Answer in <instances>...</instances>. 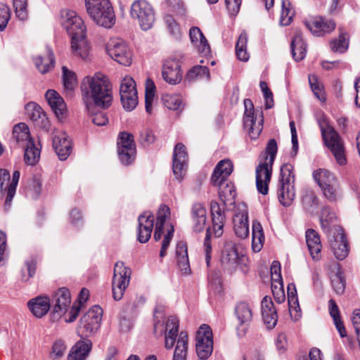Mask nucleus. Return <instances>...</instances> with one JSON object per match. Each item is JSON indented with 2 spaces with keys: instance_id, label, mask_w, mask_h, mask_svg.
<instances>
[{
  "instance_id": "f257e3e1",
  "label": "nucleus",
  "mask_w": 360,
  "mask_h": 360,
  "mask_svg": "<svg viewBox=\"0 0 360 360\" xmlns=\"http://www.w3.org/2000/svg\"><path fill=\"white\" fill-rule=\"evenodd\" d=\"M80 89L82 99L92 122L97 126L107 124L108 118L106 113L103 111H94L95 106L105 109L111 105L112 89L107 77L100 72L84 77Z\"/></svg>"
},
{
  "instance_id": "f03ea898",
  "label": "nucleus",
  "mask_w": 360,
  "mask_h": 360,
  "mask_svg": "<svg viewBox=\"0 0 360 360\" xmlns=\"http://www.w3.org/2000/svg\"><path fill=\"white\" fill-rule=\"evenodd\" d=\"M278 150L275 139H270L266 148V156L264 162H260L256 167V186L257 191L266 195L269 191V184L271 181L272 165Z\"/></svg>"
},
{
  "instance_id": "7ed1b4c3",
  "label": "nucleus",
  "mask_w": 360,
  "mask_h": 360,
  "mask_svg": "<svg viewBox=\"0 0 360 360\" xmlns=\"http://www.w3.org/2000/svg\"><path fill=\"white\" fill-rule=\"evenodd\" d=\"M86 12L98 25L110 28L115 23V15L109 0H85Z\"/></svg>"
},
{
  "instance_id": "20e7f679",
  "label": "nucleus",
  "mask_w": 360,
  "mask_h": 360,
  "mask_svg": "<svg viewBox=\"0 0 360 360\" xmlns=\"http://www.w3.org/2000/svg\"><path fill=\"white\" fill-rule=\"evenodd\" d=\"M319 124L325 145L334 155L337 163L341 166L345 165L347 158L342 138L325 119L319 120Z\"/></svg>"
},
{
  "instance_id": "39448f33",
  "label": "nucleus",
  "mask_w": 360,
  "mask_h": 360,
  "mask_svg": "<svg viewBox=\"0 0 360 360\" xmlns=\"http://www.w3.org/2000/svg\"><path fill=\"white\" fill-rule=\"evenodd\" d=\"M55 304L53 305L51 316L53 320H57L64 316L66 323L73 322L77 317L80 307L75 303L70 309L71 295L66 288H60L54 295Z\"/></svg>"
},
{
  "instance_id": "423d86ee",
  "label": "nucleus",
  "mask_w": 360,
  "mask_h": 360,
  "mask_svg": "<svg viewBox=\"0 0 360 360\" xmlns=\"http://www.w3.org/2000/svg\"><path fill=\"white\" fill-rule=\"evenodd\" d=\"M293 169V166L288 163L281 167L277 195L279 202L285 207L290 206L295 198Z\"/></svg>"
},
{
  "instance_id": "0eeeda50",
  "label": "nucleus",
  "mask_w": 360,
  "mask_h": 360,
  "mask_svg": "<svg viewBox=\"0 0 360 360\" xmlns=\"http://www.w3.org/2000/svg\"><path fill=\"white\" fill-rule=\"evenodd\" d=\"M103 309L98 306H94L79 319L77 334L83 338L95 335L101 327Z\"/></svg>"
},
{
  "instance_id": "6e6552de",
  "label": "nucleus",
  "mask_w": 360,
  "mask_h": 360,
  "mask_svg": "<svg viewBox=\"0 0 360 360\" xmlns=\"http://www.w3.org/2000/svg\"><path fill=\"white\" fill-rule=\"evenodd\" d=\"M60 22L71 37V40L86 37V28L82 18L70 9H63L60 12Z\"/></svg>"
},
{
  "instance_id": "1a4fd4ad",
  "label": "nucleus",
  "mask_w": 360,
  "mask_h": 360,
  "mask_svg": "<svg viewBox=\"0 0 360 360\" xmlns=\"http://www.w3.org/2000/svg\"><path fill=\"white\" fill-rule=\"evenodd\" d=\"M131 16L136 20L143 31L152 28L155 21V14L152 6L144 0L134 1L131 6Z\"/></svg>"
},
{
  "instance_id": "9d476101",
  "label": "nucleus",
  "mask_w": 360,
  "mask_h": 360,
  "mask_svg": "<svg viewBox=\"0 0 360 360\" xmlns=\"http://www.w3.org/2000/svg\"><path fill=\"white\" fill-rule=\"evenodd\" d=\"M179 320L174 316H169L162 322H155L154 331L157 335H164L165 349L173 348L177 337L179 338Z\"/></svg>"
},
{
  "instance_id": "9b49d317",
  "label": "nucleus",
  "mask_w": 360,
  "mask_h": 360,
  "mask_svg": "<svg viewBox=\"0 0 360 360\" xmlns=\"http://www.w3.org/2000/svg\"><path fill=\"white\" fill-rule=\"evenodd\" d=\"M131 271L122 262L115 264L112 278V295L115 300H120L128 287L131 279Z\"/></svg>"
},
{
  "instance_id": "f8f14e48",
  "label": "nucleus",
  "mask_w": 360,
  "mask_h": 360,
  "mask_svg": "<svg viewBox=\"0 0 360 360\" xmlns=\"http://www.w3.org/2000/svg\"><path fill=\"white\" fill-rule=\"evenodd\" d=\"M245 112L243 116L244 127L248 131L252 139H257L263 129V115L261 112L257 117L255 116L254 105L250 99L244 100Z\"/></svg>"
},
{
  "instance_id": "ddd939ff",
  "label": "nucleus",
  "mask_w": 360,
  "mask_h": 360,
  "mask_svg": "<svg viewBox=\"0 0 360 360\" xmlns=\"http://www.w3.org/2000/svg\"><path fill=\"white\" fill-rule=\"evenodd\" d=\"M119 159L123 165H130L134 160L136 146L134 136L126 131L120 132L117 139Z\"/></svg>"
},
{
  "instance_id": "4468645a",
  "label": "nucleus",
  "mask_w": 360,
  "mask_h": 360,
  "mask_svg": "<svg viewBox=\"0 0 360 360\" xmlns=\"http://www.w3.org/2000/svg\"><path fill=\"white\" fill-rule=\"evenodd\" d=\"M108 54L115 61L124 66L131 63L132 53L127 44L122 39H112L106 46Z\"/></svg>"
},
{
  "instance_id": "2eb2a0df",
  "label": "nucleus",
  "mask_w": 360,
  "mask_h": 360,
  "mask_svg": "<svg viewBox=\"0 0 360 360\" xmlns=\"http://www.w3.org/2000/svg\"><path fill=\"white\" fill-rule=\"evenodd\" d=\"M196 353L200 359H207L213 351L212 332L207 325L200 327L196 335Z\"/></svg>"
},
{
  "instance_id": "dca6fc26",
  "label": "nucleus",
  "mask_w": 360,
  "mask_h": 360,
  "mask_svg": "<svg viewBox=\"0 0 360 360\" xmlns=\"http://www.w3.org/2000/svg\"><path fill=\"white\" fill-rule=\"evenodd\" d=\"M182 56L176 54L165 60L162 68L163 79L170 84L179 83L182 79V71L181 70V60Z\"/></svg>"
},
{
  "instance_id": "f3484780",
  "label": "nucleus",
  "mask_w": 360,
  "mask_h": 360,
  "mask_svg": "<svg viewBox=\"0 0 360 360\" xmlns=\"http://www.w3.org/2000/svg\"><path fill=\"white\" fill-rule=\"evenodd\" d=\"M187 152L186 147L181 143H177L173 152L172 170L175 178L181 181L186 173L187 169Z\"/></svg>"
},
{
  "instance_id": "a211bd4d",
  "label": "nucleus",
  "mask_w": 360,
  "mask_h": 360,
  "mask_svg": "<svg viewBox=\"0 0 360 360\" xmlns=\"http://www.w3.org/2000/svg\"><path fill=\"white\" fill-rule=\"evenodd\" d=\"M233 223L235 233L238 238L248 237L249 235L248 210L245 203H240L237 206Z\"/></svg>"
},
{
  "instance_id": "6ab92c4d",
  "label": "nucleus",
  "mask_w": 360,
  "mask_h": 360,
  "mask_svg": "<svg viewBox=\"0 0 360 360\" xmlns=\"http://www.w3.org/2000/svg\"><path fill=\"white\" fill-rule=\"evenodd\" d=\"M328 238L335 257L339 260L344 259L348 255L349 248L343 229L337 228Z\"/></svg>"
},
{
  "instance_id": "aec40b11",
  "label": "nucleus",
  "mask_w": 360,
  "mask_h": 360,
  "mask_svg": "<svg viewBox=\"0 0 360 360\" xmlns=\"http://www.w3.org/2000/svg\"><path fill=\"white\" fill-rule=\"evenodd\" d=\"M304 25L316 36H321L325 33H330L335 27V24L333 20H325L320 16L313 17L305 20Z\"/></svg>"
},
{
  "instance_id": "412c9836",
  "label": "nucleus",
  "mask_w": 360,
  "mask_h": 360,
  "mask_svg": "<svg viewBox=\"0 0 360 360\" xmlns=\"http://www.w3.org/2000/svg\"><path fill=\"white\" fill-rule=\"evenodd\" d=\"M53 146L60 160H65L72 152L71 140L63 131H58L53 135Z\"/></svg>"
},
{
  "instance_id": "4be33fe9",
  "label": "nucleus",
  "mask_w": 360,
  "mask_h": 360,
  "mask_svg": "<svg viewBox=\"0 0 360 360\" xmlns=\"http://www.w3.org/2000/svg\"><path fill=\"white\" fill-rule=\"evenodd\" d=\"M154 216L150 212H145L138 219V240L141 243L148 241L154 227Z\"/></svg>"
},
{
  "instance_id": "5701e85b",
  "label": "nucleus",
  "mask_w": 360,
  "mask_h": 360,
  "mask_svg": "<svg viewBox=\"0 0 360 360\" xmlns=\"http://www.w3.org/2000/svg\"><path fill=\"white\" fill-rule=\"evenodd\" d=\"M262 316L266 327L271 329L275 327L278 321L277 311L270 297H264L261 303Z\"/></svg>"
},
{
  "instance_id": "b1692460",
  "label": "nucleus",
  "mask_w": 360,
  "mask_h": 360,
  "mask_svg": "<svg viewBox=\"0 0 360 360\" xmlns=\"http://www.w3.org/2000/svg\"><path fill=\"white\" fill-rule=\"evenodd\" d=\"M233 164L229 159L219 161L216 165L211 176L212 185H219L226 181V178L233 172Z\"/></svg>"
},
{
  "instance_id": "393cba45",
  "label": "nucleus",
  "mask_w": 360,
  "mask_h": 360,
  "mask_svg": "<svg viewBox=\"0 0 360 360\" xmlns=\"http://www.w3.org/2000/svg\"><path fill=\"white\" fill-rule=\"evenodd\" d=\"M92 349V342L84 338L76 342L68 354V360H86Z\"/></svg>"
},
{
  "instance_id": "a878e982",
  "label": "nucleus",
  "mask_w": 360,
  "mask_h": 360,
  "mask_svg": "<svg viewBox=\"0 0 360 360\" xmlns=\"http://www.w3.org/2000/svg\"><path fill=\"white\" fill-rule=\"evenodd\" d=\"M46 99L56 115L63 117L67 112L66 104L63 98L55 90L49 89L45 94Z\"/></svg>"
},
{
  "instance_id": "bb28decb",
  "label": "nucleus",
  "mask_w": 360,
  "mask_h": 360,
  "mask_svg": "<svg viewBox=\"0 0 360 360\" xmlns=\"http://www.w3.org/2000/svg\"><path fill=\"white\" fill-rule=\"evenodd\" d=\"M28 307L32 314L37 318H41L50 309V300L48 297L38 296L28 302Z\"/></svg>"
},
{
  "instance_id": "cd10ccee",
  "label": "nucleus",
  "mask_w": 360,
  "mask_h": 360,
  "mask_svg": "<svg viewBox=\"0 0 360 360\" xmlns=\"http://www.w3.org/2000/svg\"><path fill=\"white\" fill-rule=\"evenodd\" d=\"M189 37L191 43L195 46L199 53L205 56L210 53L208 41L198 27H192L189 31Z\"/></svg>"
},
{
  "instance_id": "c85d7f7f",
  "label": "nucleus",
  "mask_w": 360,
  "mask_h": 360,
  "mask_svg": "<svg viewBox=\"0 0 360 360\" xmlns=\"http://www.w3.org/2000/svg\"><path fill=\"white\" fill-rule=\"evenodd\" d=\"M305 237L311 257L314 260L319 259L320 252L322 248L319 235L314 229H308L306 231Z\"/></svg>"
},
{
  "instance_id": "c756f323",
  "label": "nucleus",
  "mask_w": 360,
  "mask_h": 360,
  "mask_svg": "<svg viewBox=\"0 0 360 360\" xmlns=\"http://www.w3.org/2000/svg\"><path fill=\"white\" fill-rule=\"evenodd\" d=\"M72 53L75 57L87 60L90 56L89 45L86 37H79L71 40Z\"/></svg>"
},
{
  "instance_id": "7c9ffc66",
  "label": "nucleus",
  "mask_w": 360,
  "mask_h": 360,
  "mask_svg": "<svg viewBox=\"0 0 360 360\" xmlns=\"http://www.w3.org/2000/svg\"><path fill=\"white\" fill-rule=\"evenodd\" d=\"M335 219V213L329 207L323 208L320 217V222L322 229L326 233L328 237H330L331 234L334 233L335 229L340 228L333 224Z\"/></svg>"
},
{
  "instance_id": "2f4dec72",
  "label": "nucleus",
  "mask_w": 360,
  "mask_h": 360,
  "mask_svg": "<svg viewBox=\"0 0 360 360\" xmlns=\"http://www.w3.org/2000/svg\"><path fill=\"white\" fill-rule=\"evenodd\" d=\"M291 52L293 58L296 61L302 60L307 53V45L303 40L302 34L300 31L295 33V37L291 41Z\"/></svg>"
},
{
  "instance_id": "473e14b6",
  "label": "nucleus",
  "mask_w": 360,
  "mask_h": 360,
  "mask_svg": "<svg viewBox=\"0 0 360 360\" xmlns=\"http://www.w3.org/2000/svg\"><path fill=\"white\" fill-rule=\"evenodd\" d=\"M37 70L42 74H45L54 67L55 60L52 50L47 48L46 55L38 56L34 59Z\"/></svg>"
},
{
  "instance_id": "72a5a7b5",
  "label": "nucleus",
  "mask_w": 360,
  "mask_h": 360,
  "mask_svg": "<svg viewBox=\"0 0 360 360\" xmlns=\"http://www.w3.org/2000/svg\"><path fill=\"white\" fill-rule=\"evenodd\" d=\"M176 257L179 268L184 274L190 271V265L187 252L186 244L183 241H179L176 247Z\"/></svg>"
},
{
  "instance_id": "f704fd0d",
  "label": "nucleus",
  "mask_w": 360,
  "mask_h": 360,
  "mask_svg": "<svg viewBox=\"0 0 360 360\" xmlns=\"http://www.w3.org/2000/svg\"><path fill=\"white\" fill-rule=\"evenodd\" d=\"M170 215V209L167 205H162L157 214V221L154 232V239L158 241L161 239L163 233L164 225Z\"/></svg>"
},
{
  "instance_id": "c9c22d12",
  "label": "nucleus",
  "mask_w": 360,
  "mask_h": 360,
  "mask_svg": "<svg viewBox=\"0 0 360 360\" xmlns=\"http://www.w3.org/2000/svg\"><path fill=\"white\" fill-rule=\"evenodd\" d=\"M174 351L172 360H186L188 354V335L186 332L181 331Z\"/></svg>"
},
{
  "instance_id": "e433bc0d",
  "label": "nucleus",
  "mask_w": 360,
  "mask_h": 360,
  "mask_svg": "<svg viewBox=\"0 0 360 360\" xmlns=\"http://www.w3.org/2000/svg\"><path fill=\"white\" fill-rule=\"evenodd\" d=\"M264 242V236L261 224L255 220L252 225V248L255 252L261 250Z\"/></svg>"
},
{
  "instance_id": "4c0bfd02",
  "label": "nucleus",
  "mask_w": 360,
  "mask_h": 360,
  "mask_svg": "<svg viewBox=\"0 0 360 360\" xmlns=\"http://www.w3.org/2000/svg\"><path fill=\"white\" fill-rule=\"evenodd\" d=\"M13 138L22 147L26 146L30 141H34L30 137L28 127L25 123H20L13 127Z\"/></svg>"
},
{
  "instance_id": "58836bf2",
  "label": "nucleus",
  "mask_w": 360,
  "mask_h": 360,
  "mask_svg": "<svg viewBox=\"0 0 360 360\" xmlns=\"http://www.w3.org/2000/svg\"><path fill=\"white\" fill-rule=\"evenodd\" d=\"M25 148L24 160L28 165H35L39 160L41 148L36 146L34 141H30Z\"/></svg>"
},
{
  "instance_id": "ea45409f",
  "label": "nucleus",
  "mask_w": 360,
  "mask_h": 360,
  "mask_svg": "<svg viewBox=\"0 0 360 360\" xmlns=\"http://www.w3.org/2000/svg\"><path fill=\"white\" fill-rule=\"evenodd\" d=\"M313 177L321 189L338 181L333 173L325 169L314 171Z\"/></svg>"
},
{
  "instance_id": "a19ab883",
  "label": "nucleus",
  "mask_w": 360,
  "mask_h": 360,
  "mask_svg": "<svg viewBox=\"0 0 360 360\" xmlns=\"http://www.w3.org/2000/svg\"><path fill=\"white\" fill-rule=\"evenodd\" d=\"M333 266L334 270H335V273L331 276V284L336 294L341 295L344 292L345 289V280L340 264L335 262Z\"/></svg>"
},
{
  "instance_id": "79ce46f5",
  "label": "nucleus",
  "mask_w": 360,
  "mask_h": 360,
  "mask_svg": "<svg viewBox=\"0 0 360 360\" xmlns=\"http://www.w3.org/2000/svg\"><path fill=\"white\" fill-rule=\"evenodd\" d=\"M221 259L223 263L230 266L238 264L240 257L234 244L231 243L226 244L222 252Z\"/></svg>"
},
{
  "instance_id": "37998d69",
  "label": "nucleus",
  "mask_w": 360,
  "mask_h": 360,
  "mask_svg": "<svg viewBox=\"0 0 360 360\" xmlns=\"http://www.w3.org/2000/svg\"><path fill=\"white\" fill-rule=\"evenodd\" d=\"M235 313L240 325H248L252 317V310L245 302H240L236 307Z\"/></svg>"
},
{
  "instance_id": "c03bdc74",
  "label": "nucleus",
  "mask_w": 360,
  "mask_h": 360,
  "mask_svg": "<svg viewBox=\"0 0 360 360\" xmlns=\"http://www.w3.org/2000/svg\"><path fill=\"white\" fill-rule=\"evenodd\" d=\"M219 195L221 200L226 203V202H231L234 200L236 196V191L234 185L232 183H226L225 181L219 185Z\"/></svg>"
},
{
  "instance_id": "a18cd8bd",
  "label": "nucleus",
  "mask_w": 360,
  "mask_h": 360,
  "mask_svg": "<svg viewBox=\"0 0 360 360\" xmlns=\"http://www.w3.org/2000/svg\"><path fill=\"white\" fill-rule=\"evenodd\" d=\"M248 35L242 32L236 44V54L238 60L246 62L249 60L250 55L247 51Z\"/></svg>"
},
{
  "instance_id": "49530a36",
  "label": "nucleus",
  "mask_w": 360,
  "mask_h": 360,
  "mask_svg": "<svg viewBox=\"0 0 360 360\" xmlns=\"http://www.w3.org/2000/svg\"><path fill=\"white\" fill-rule=\"evenodd\" d=\"M302 202L304 208L310 213L314 212L318 207V199L315 193L311 189L304 190Z\"/></svg>"
},
{
  "instance_id": "de8ad7c7",
  "label": "nucleus",
  "mask_w": 360,
  "mask_h": 360,
  "mask_svg": "<svg viewBox=\"0 0 360 360\" xmlns=\"http://www.w3.org/2000/svg\"><path fill=\"white\" fill-rule=\"evenodd\" d=\"M25 111L29 117L33 121L41 120L47 122V118L42 108L34 102H30L25 105Z\"/></svg>"
},
{
  "instance_id": "09e8293b",
  "label": "nucleus",
  "mask_w": 360,
  "mask_h": 360,
  "mask_svg": "<svg viewBox=\"0 0 360 360\" xmlns=\"http://www.w3.org/2000/svg\"><path fill=\"white\" fill-rule=\"evenodd\" d=\"M210 78L209 69L206 66L196 65L191 68L186 75L189 82H194L197 79L209 80Z\"/></svg>"
},
{
  "instance_id": "8fccbe9b",
  "label": "nucleus",
  "mask_w": 360,
  "mask_h": 360,
  "mask_svg": "<svg viewBox=\"0 0 360 360\" xmlns=\"http://www.w3.org/2000/svg\"><path fill=\"white\" fill-rule=\"evenodd\" d=\"M62 72L64 90L67 93H70L75 89L77 84L76 75L65 66L62 68Z\"/></svg>"
},
{
  "instance_id": "3c124183",
  "label": "nucleus",
  "mask_w": 360,
  "mask_h": 360,
  "mask_svg": "<svg viewBox=\"0 0 360 360\" xmlns=\"http://www.w3.org/2000/svg\"><path fill=\"white\" fill-rule=\"evenodd\" d=\"M162 101L164 105L172 110H181L184 108L182 98L177 94H165Z\"/></svg>"
},
{
  "instance_id": "603ef678",
  "label": "nucleus",
  "mask_w": 360,
  "mask_h": 360,
  "mask_svg": "<svg viewBox=\"0 0 360 360\" xmlns=\"http://www.w3.org/2000/svg\"><path fill=\"white\" fill-rule=\"evenodd\" d=\"M20 172L19 171H15L13 173L12 176V180L11 181H8V183L6 184L8 185L7 188V196L6 197L5 200V206L6 207H10L11 203L13 200V198L15 195L16 187L20 179Z\"/></svg>"
},
{
  "instance_id": "864d4df0",
  "label": "nucleus",
  "mask_w": 360,
  "mask_h": 360,
  "mask_svg": "<svg viewBox=\"0 0 360 360\" xmlns=\"http://www.w3.org/2000/svg\"><path fill=\"white\" fill-rule=\"evenodd\" d=\"M321 190L324 196L330 202H335L341 197V189L338 181L328 184Z\"/></svg>"
},
{
  "instance_id": "5fc2aeb1",
  "label": "nucleus",
  "mask_w": 360,
  "mask_h": 360,
  "mask_svg": "<svg viewBox=\"0 0 360 360\" xmlns=\"http://www.w3.org/2000/svg\"><path fill=\"white\" fill-rule=\"evenodd\" d=\"M349 46V39L345 32H341L338 39L333 40L330 43L331 50L340 53H345Z\"/></svg>"
},
{
  "instance_id": "6e6d98bb",
  "label": "nucleus",
  "mask_w": 360,
  "mask_h": 360,
  "mask_svg": "<svg viewBox=\"0 0 360 360\" xmlns=\"http://www.w3.org/2000/svg\"><path fill=\"white\" fill-rule=\"evenodd\" d=\"M120 100L123 108L126 110L131 111L134 110L138 105L137 91L127 94H120Z\"/></svg>"
},
{
  "instance_id": "4d7b16f0",
  "label": "nucleus",
  "mask_w": 360,
  "mask_h": 360,
  "mask_svg": "<svg viewBox=\"0 0 360 360\" xmlns=\"http://www.w3.org/2000/svg\"><path fill=\"white\" fill-rule=\"evenodd\" d=\"M155 86L153 82L150 79H147L145 91V104L146 110L148 113H150L152 111V103L155 96Z\"/></svg>"
},
{
  "instance_id": "13d9d810",
  "label": "nucleus",
  "mask_w": 360,
  "mask_h": 360,
  "mask_svg": "<svg viewBox=\"0 0 360 360\" xmlns=\"http://www.w3.org/2000/svg\"><path fill=\"white\" fill-rule=\"evenodd\" d=\"M294 11L290 8V4L285 0H282V11L280 17V24L283 26H287L290 24Z\"/></svg>"
},
{
  "instance_id": "bf43d9fd",
  "label": "nucleus",
  "mask_w": 360,
  "mask_h": 360,
  "mask_svg": "<svg viewBox=\"0 0 360 360\" xmlns=\"http://www.w3.org/2000/svg\"><path fill=\"white\" fill-rule=\"evenodd\" d=\"M29 194L32 198H37L41 194L42 189V179L39 175H34L32 177V183L29 186Z\"/></svg>"
},
{
  "instance_id": "052dcab7",
  "label": "nucleus",
  "mask_w": 360,
  "mask_h": 360,
  "mask_svg": "<svg viewBox=\"0 0 360 360\" xmlns=\"http://www.w3.org/2000/svg\"><path fill=\"white\" fill-rule=\"evenodd\" d=\"M13 7L17 18L20 20H24L27 17V0H13Z\"/></svg>"
},
{
  "instance_id": "680f3d73",
  "label": "nucleus",
  "mask_w": 360,
  "mask_h": 360,
  "mask_svg": "<svg viewBox=\"0 0 360 360\" xmlns=\"http://www.w3.org/2000/svg\"><path fill=\"white\" fill-rule=\"evenodd\" d=\"M226 219V215L212 216V229L216 237H220L223 234Z\"/></svg>"
},
{
  "instance_id": "e2e57ef3",
  "label": "nucleus",
  "mask_w": 360,
  "mask_h": 360,
  "mask_svg": "<svg viewBox=\"0 0 360 360\" xmlns=\"http://www.w3.org/2000/svg\"><path fill=\"white\" fill-rule=\"evenodd\" d=\"M309 82L315 96L321 101L325 100L324 94L323 92V86L318 82L317 77L314 75H309Z\"/></svg>"
},
{
  "instance_id": "0e129e2a",
  "label": "nucleus",
  "mask_w": 360,
  "mask_h": 360,
  "mask_svg": "<svg viewBox=\"0 0 360 360\" xmlns=\"http://www.w3.org/2000/svg\"><path fill=\"white\" fill-rule=\"evenodd\" d=\"M165 22L170 34L175 39H180L181 36L180 27L174 19L172 16L167 15L165 17Z\"/></svg>"
},
{
  "instance_id": "69168bd1",
  "label": "nucleus",
  "mask_w": 360,
  "mask_h": 360,
  "mask_svg": "<svg viewBox=\"0 0 360 360\" xmlns=\"http://www.w3.org/2000/svg\"><path fill=\"white\" fill-rule=\"evenodd\" d=\"M136 91V84L133 78L127 76L124 77L120 84V94H127Z\"/></svg>"
},
{
  "instance_id": "338daca9",
  "label": "nucleus",
  "mask_w": 360,
  "mask_h": 360,
  "mask_svg": "<svg viewBox=\"0 0 360 360\" xmlns=\"http://www.w3.org/2000/svg\"><path fill=\"white\" fill-rule=\"evenodd\" d=\"M271 290L275 301L278 303H283L285 300V295L283 290V282L271 283Z\"/></svg>"
},
{
  "instance_id": "774afa93",
  "label": "nucleus",
  "mask_w": 360,
  "mask_h": 360,
  "mask_svg": "<svg viewBox=\"0 0 360 360\" xmlns=\"http://www.w3.org/2000/svg\"><path fill=\"white\" fill-rule=\"evenodd\" d=\"M36 265L32 261L26 262L25 267L21 269V280L27 282L35 274Z\"/></svg>"
}]
</instances>
